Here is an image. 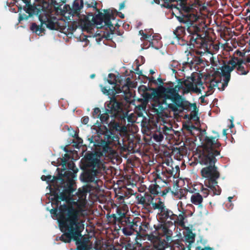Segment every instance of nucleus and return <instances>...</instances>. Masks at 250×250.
Returning a JSON list of instances; mask_svg holds the SVG:
<instances>
[{"instance_id": "1", "label": "nucleus", "mask_w": 250, "mask_h": 250, "mask_svg": "<svg viewBox=\"0 0 250 250\" xmlns=\"http://www.w3.org/2000/svg\"><path fill=\"white\" fill-rule=\"evenodd\" d=\"M183 88L182 80L179 79L178 84L174 87L161 86L154 92V97L158 98L153 104V108L158 117H168V109L175 112L179 107H187L189 104V102L179 94Z\"/></svg>"}, {"instance_id": "2", "label": "nucleus", "mask_w": 250, "mask_h": 250, "mask_svg": "<svg viewBox=\"0 0 250 250\" xmlns=\"http://www.w3.org/2000/svg\"><path fill=\"white\" fill-rule=\"evenodd\" d=\"M77 170L67 169L66 167H63L58 177H62V182H59V185H56L55 193L58 199L66 201L82 209L86 205V195L90 192L93 187L86 185L83 187V191L79 190L75 195H72L74 189L73 187V179L76 177Z\"/></svg>"}, {"instance_id": "3", "label": "nucleus", "mask_w": 250, "mask_h": 250, "mask_svg": "<svg viewBox=\"0 0 250 250\" xmlns=\"http://www.w3.org/2000/svg\"><path fill=\"white\" fill-rule=\"evenodd\" d=\"M158 216L160 223L157 225H154V230L148 235V240L156 246L167 245L171 241L173 232L171 228L174 226L184 227L186 215L181 213L177 215L167 207L162 212L158 213Z\"/></svg>"}, {"instance_id": "4", "label": "nucleus", "mask_w": 250, "mask_h": 250, "mask_svg": "<svg viewBox=\"0 0 250 250\" xmlns=\"http://www.w3.org/2000/svg\"><path fill=\"white\" fill-rule=\"evenodd\" d=\"M83 208L80 209L69 205H64L61 208L59 223L62 230L66 231L60 238L62 241L70 243L73 239L78 242L77 239L82 236L81 232L84 227L79 221V215Z\"/></svg>"}, {"instance_id": "5", "label": "nucleus", "mask_w": 250, "mask_h": 250, "mask_svg": "<svg viewBox=\"0 0 250 250\" xmlns=\"http://www.w3.org/2000/svg\"><path fill=\"white\" fill-rule=\"evenodd\" d=\"M167 167L165 166H159L157 169L156 177L154 178V184H151L148 190L151 194L165 197L169 192L173 193L171 191L170 187L167 186L168 179L172 176H175L173 167L168 166L166 163Z\"/></svg>"}, {"instance_id": "6", "label": "nucleus", "mask_w": 250, "mask_h": 250, "mask_svg": "<svg viewBox=\"0 0 250 250\" xmlns=\"http://www.w3.org/2000/svg\"><path fill=\"white\" fill-rule=\"evenodd\" d=\"M204 141L203 149L198 153L197 161L204 166L215 165L217 162L216 157L220 155L221 144L216 137L206 136Z\"/></svg>"}, {"instance_id": "7", "label": "nucleus", "mask_w": 250, "mask_h": 250, "mask_svg": "<svg viewBox=\"0 0 250 250\" xmlns=\"http://www.w3.org/2000/svg\"><path fill=\"white\" fill-rule=\"evenodd\" d=\"M201 176L205 179V185L212 192V196L219 195L221 188L218 185L217 180L220 177L218 168L215 165L205 166L200 171Z\"/></svg>"}, {"instance_id": "8", "label": "nucleus", "mask_w": 250, "mask_h": 250, "mask_svg": "<svg viewBox=\"0 0 250 250\" xmlns=\"http://www.w3.org/2000/svg\"><path fill=\"white\" fill-rule=\"evenodd\" d=\"M83 7V0H75L72 7L66 6L65 10H63V17L68 19H70V17L76 18L80 28L88 29L91 27V22L88 16L81 14Z\"/></svg>"}, {"instance_id": "9", "label": "nucleus", "mask_w": 250, "mask_h": 250, "mask_svg": "<svg viewBox=\"0 0 250 250\" xmlns=\"http://www.w3.org/2000/svg\"><path fill=\"white\" fill-rule=\"evenodd\" d=\"M120 139L117 136L113 134L111 132H105L104 134V139H102L99 143L101 155L108 156L110 157H114L117 153L111 145H119Z\"/></svg>"}, {"instance_id": "10", "label": "nucleus", "mask_w": 250, "mask_h": 250, "mask_svg": "<svg viewBox=\"0 0 250 250\" xmlns=\"http://www.w3.org/2000/svg\"><path fill=\"white\" fill-rule=\"evenodd\" d=\"M137 204L142 205L147 209H158L159 212H162L166 208L165 203L159 199L158 203H153L154 197L150 194L145 193L144 195L138 194L136 196Z\"/></svg>"}, {"instance_id": "11", "label": "nucleus", "mask_w": 250, "mask_h": 250, "mask_svg": "<svg viewBox=\"0 0 250 250\" xmlns=\"http://www.w3.org/2000/svg\"><path fill=\"white\" fill-rule=\"evenodd\" d=\"M24 5L22 6L21 4L17 5L18 7L19 14V21L24 20H27L29 18L31 17L34 15H42L43 12H45V10L43 8L41 9L37 8L36 5H32L30 1L24 3Z\"/></svg>"}, {"instance_id": "12", "label": "nucleus", "mask_w": 250, "mask_h": 250, "mask_svg": "<svg viewBox=\"0 0 250 250\" xmlns=\"http://www.w3.org/2000/svg\"><path fill=\"white\" fill-rule=\"evenodd\" d=\"M126 108L123 102L118 101L115 97H110V101L107 103V113L110 114V117L118 119Z\"/></svg>"}, {"instance_id": "13", "label": "nucleus", "mask_w": 250, "mask_h": 250, "mask_svg": "<svg viewBox=\"0 0 250 250\" xmlns=\"http://www.w3.org/2000/svg\"><path fill=\"white\" fill-rule=\"evenodd\" d=\"M59 19L55 17L51 16L45 10L42 15H39V21L42 25L45 24L50 30H58L61 29L62 26L59 22Z\"/></svg>"}, {"instance_id": "14", "label": "nucleus", "mask_w": 250, "mask_h": 250, "mask_svg": "<svg viewBox=\"0 0 250 250\" xmlns=\"http://www.w3.org/2000/svg\"><path fill=\"white\" fill-rule=\"evenodd\" d=\"M163 124H160L158 127L156 125V130L152 134V137L157 142H161L164 138V136L171 134L173 131L171 125L168 124V126L165 125L166 123L163 121Z\"/></svg>"}, {"instance_id": "15", "label": "nucleus", "mask_w": 250, "mask_h": 250, "mask_svg": "<svg viewBox=\"0 0 250 250\" xmlns=\"http://www.w3.org/2000/svg\"><path fill=\"white\" fill-rule=\"evenodd\" d=\"M188 40L190 44L193 45L194 47L203 48L205 51L208 49V43L206 39L197 33H190L188 36Z\"/></svg>"}, {"instance_id": "16", "label": "nucleus", "mask_w": 250, "mask_h": 250, "mask_svg": "<svg viewBox=\"0 0 250 250\" xmlns=\"http://www.w3.org/2000/svg\"><path fill=\"white\" fill-rule=\"evenodd\" d=\"M111 15L109 13L103 14L99 13L96 15L95 18H93L94 23L97 25L98 28H101L103 26V23H104V25L107 26L111 30L112 28H114L111 21Z\"/></svg>"}, {"instance_id": "17", "label": "nucleus", "mask_w": 250, "mask_h": 250, "mask_svg": "<svg viewBox=\"0 0 250 250\" xmlns=\"http://www.w3.org/2000/svg\"><path fill=\"white\" fill-rule=\"evenodd\" d=\"M243 61L237 60V61L231 59L229 61V64L233 65L234 68L236 67L237 71L239 75H246L250 70V64L245 65L243 64Z\"/></svg>"}, {"instance_id": "18", "label": "nucleus", "mask_w": 250, "mask_h": 250, "mask_svg": "<svg viewBox=\"0 0 250 250\" xmlns=\"http://www.w3.org/2000/svg\"><path fill=\"white\" fill-rule=\"evenodd\" d=\"M182 83L183 86H185V87L191 89L192 92L195 93H200L201 92L200 87H202L203 89L205 88L203 85V83L200 79H198L194 83L187 80L183 81H182Z\"/></svg>"}, {"instance_id": "19", "label": "nucleus", "mask_w": 250, "mask_h": 250, "mask_svg": "<svg viewBox=\"0 0 250 250\" xmlns=\"http://www.w3.org/2000/svg\"><path fill=\"white\" fill-rule=\"evenodd\" d=\"M234 69L233 65H231L228 63V65H225L222 67L221 72L222 76L224 77V83L222 84V90H224L225 88L228 85V83L230 78V72Z\"/></svg>"}, {"instance_id": "20", "label": "nucleus", "mask_w": 250, "mask_h": 250, "mask_svg": "<svg viewBox=\"0 0 250 250\" xmlns=\"http://www.w3.org/2000/svg\"><path fill=\"white\" fill-rule=\"evenodd\" d=\"M99 173L97 169L86 168L83 175V180L85 182H94L96 183L98 180L96 176Z\"/></svg>"}, {"instance_id": "21", "label": "nucleus", "mask_w": 250, "mask_h": 250, "mask_svg": "<svg viewBox=\"0 0 250 250\" xmlns=\"http://www.w3.org/2000/svg\"><path fill=\"white\" fill-rule=\"evenodd\" d=\"M123 227L122 231L126 236H130L133 234V219L130 217L123 218L120 223Z\"/></svg>"}, {"instance_id": "22", "label": "nucleus", "mask_w": 250, "mask_h": 250, "mask_svg": "<svg viewBox=\"0 0 250 250\" xmlns=\"http://www.w3.org/2000/svg\"><path fill=\"white\" fill-rule=\"evenodd\" d=\"M192 107L193 108V110L190 114V119L194 121H197L199 120V118L197 115L198 109L197 108L195 103L191 104L189 103V104L187 105V107H179V109L176 112L181 113L184 110L189 111L191 110Z\"/></svg>"}, {"instance_id": "23", "label": "nucleus", "mask_w": 250, "mask_h": 250, "mask_svg": "<svg viewBox=\"0 0 250 250\" xmlns=\"http://www.w3.org/2000/svg\"><path fill=\"white\" fill-rule=\"evenodd\" d=\"M110 130L105 132H111L114 135L119 137L118 134H121V132L126 131V127L125 125H122L120 122L119 123L115 121L111 122L109 124Z\"/></svg>"}, {"instance_id": "24", "label": "nucleus", "mask_w": 250, "mask_h": 250, "mask_svg": "<svg viewBox=\"0 0 250 250\" xmlns=\"http://www.w3.org/2000/svg\"><path fill=\"white\" fill-rule=\"evenodd\" d=\"M128 110L126 108L124 111L122 112L121 117L118 119L119 121L124 125H125L127 127L130 125L132 124L135 122L134 116L133 114L128 115Z\"/></svg>"}, {"instance_id": "25", "label": "nucleus", "mask_w": 250, "mask_h": 250, "mask_svg": "<svg viewBox=\"0 0 250 250\" xmlns=\"http://www.w3.org/2000/svg\"><path fill=\"white\" fill-rule=\"evenodd\" d=\"M173 34L179 42V44L181 45L188 44V38L186 39V35L185 29L183 27H178L176 29L173 31Z\"/></svg>"}, {"instance_id": "26", "label": "nucleus", "mask_w": 250, "mask_h": 250, "mask_svg": "<svg viewBox=\"0 0 250 250\" xmlns=\"http://www.w3.org/2000/svg\"><path fill=\"white\" fill-rule=\"evenodd\" d=\"M41 179L42 181H46L47 183L50 182L52 184V186H53V188L52 190H51L52 194L54 193V191H55V186L59 185V182H62V177H58L57 176H52L51 175H48L47 176L42 175L41 177Z\"/></svg>"}, {"instance_id": "27", "label": "nucleus", "mask_w": 250, "mask_h": 250, "mask_svg": "<svg viewBox=\"0 0 250 250\" xmlns=\"http://www.w3.org/2000/svg\"><path fill=\"white\" fill-rule=\"evenodd\" d=\"M52 194L54 195V200H52L53 204H55L56 205V208H53V209H51L50 210V213L51 214H53L56 215V216H58V221H59V214H60V208L62 206H63L64 205H65L64 204L63 205H60L59 207V211H58V208L59 204L61 203V201L62 200L60 199H58V198L56 197L57 195L55 193V191H54V193ZM68 203L67 205L72 206V207H73V206H74L73 205H71L69 203Z\"/></svg>"}, {"instance_id": "28", "label": "nucleus", "mask_w": 250, "mask_h": 250, "mask_svg": "<svg viewBox=\"0 0 250 250\" xmlns=\"http://www.w3.org/2000/svg\"><path fill=\"white\" fill-rule=\"evenodd\" d=\"M191 202L197 206L198 208L202 209L203 208V196L199 193H195L193 194L190 197Z\"/></svg>"}, {"instance_id": "29", "label": "nucleus", "mask_w": 250, "mask_h": 250, "mask_svg": "<svg viewBox=\"0 0 250 250\" xmlns=\"http://www.w3.org/2000/svg\"><path fill=\"white\" fill-rule=\"evenodd\" d=\"M65 2V0H51V3L54 7L57 13H60L63 16V10H65L66 6L70 7L69 5H64L63 9L61 8V6Z\"/></svg>"}, {"instance_id": "30", "label": "nucleus", "mask_w": 250, "mask_h": 250, "mask_svg": "<svg viewBox=\"0 0 250 250\" xmlns=\"http://www.w3.org/2000/svg\"><path fill=\"white\" fill-rule=\"evenodd\" d=\"M30 29L33 33L39 36H42V33H44L45 31V29L42 27L41 23L40 25H37L35 22L32 23L30 27Z\"/></svg>"}, {"instance_id": "31", "label": "nucleus", "mask_w": 250, "mask_h": 250, "mask_svg": "<svg viewBox=\"0 0 250 250\" xmlns=\"http://www.w3.org/2000/svg\"><path fill=\"white\" fill-rule=\"evenodd\" d=\"M65 19L70 21L68 24V29L71 32H73L75 31L77 28L80 27L78 20L76 18L70 17V19Z\"/></svg>"}, {"instance_id": "32", "label": "nucleus", "mask_w": 250, "mask_h": 250, "mask_svg": "<svg viewBox=\"0 0 250 250\" xmlns=\"http://www.w3.org/2000/svg\"><path fill=\"white\" fill-rule=\"evenodd\" d=\"M142 222L137 218L133 219V234L136 232L137 234L142 231Z\"/></svg>"}, {"instance_id": "33", "label": "nucleus", "mask_w": 250, "mask_h": 250, "mask_svg": "<svg viewBox=\"0 0 250 250\" xmlns=\"http://www.w3.org/2000/svg\"><path fill=\"white\" fill-rule=\"evenodd\" d=\"M89 166H85V168L97 169L100 167V161L97 158H90L89 160Z\"/></svg>"}, {"instance_id": "34", "label": "nucleus", "mask_w": 250, "mask_h": 250, "mask_svg": "<svg viewBox=\"0 0 250 250\" xmlns=\"http://www.w3.org/2000/svg\"><path fill=\"white\" fill-rule=\"evenodd\" d=\"M125 208L122 207V206H118L116 208V212L117 215L118 217V219L119 220V223L121 222L123 218H126L125 217Z\"/></svg>"}, {"instance_id": "35", "label": "nucleus", "mask_w": 250, "mask_h": 250, "mask_svg": "<svg viewBox=\"0 0 250 250\" xmlns=\"http://www.w3.org/2000/svg\"><path fill=\"white\" fill-rule=\"evenodd\" d=\"M114 85V86L112 87V88H111L112 97H115L116 94L122 92H123L124 94L127 93L125 88L123 89V85L121 87L120 86H117L116 83Z\"/></svg>"}, {"instance_id": "36", "label": "nucleus", "mask_w": 250, "mask_h": 250, "mask_svg": "<svg viewBox=\"0 0 250 250\" xmlns=\"http://www.w3.org/2000/svg\"><path fill=\"white\" fill-rule=\"evenodd\" d=\"M135 87V83L131 80L130 78H127L125 80V83L123 85V89L125 88L126 92L129 90V88Z\"/></svg>"}, {"instance_id": "37", "label": "nucleus", "mask_w": 250, "mask_h": 250, "mask_svg": "<svg viewBox=\"0 0 250 250\" xmlns=\"http://www.w3.org/2000/svg\"><path fill=\"white\" fill-rule=\"evenodd\" d=\"M78 242L76 241L77 247V250H86L88 246L87 245L83 242H82L80 237L77 239Z\"/></svg>"}, {"instance_id": "38", "label": "nucleus", "mask_w": 250, "mask_h": 250, "mask_svg": "<svg viewBox=\"0 0 250 250\" xmlns=\"http://www.w3.org/2000/svg\"><path fill=\"white\" fill-rule=\"evenodd\" d=\"M110 116V114L107 113V109H105V113L101 114L99 116L100 120L103 123H108L109 117Z\"/></svg>"}, {"instance_id": "39", "label": "nucleus", "mask_w": 250, "mask_h": 250, "mask_svg": "<svg viewBox=\"0 0 250 250\" xmlns=\"http://www.w3.org/2000/svg\"><path fill=\"white\" fill-rule=\"evenodd\" d=\"M117 203L119 204V206H122V207L127 208V206L125 204V196L123 195H117Z\"/></svg>"}, {"instance_id": "40", "label": "nucleus", "mask_w": 250, "mask_h": 250, "mask_svg": "<svg viewBox=\"0 0 250 250\" xmlns=\"http://www.w3.org/2000/svg\"><path fill=\"white\" fill-rule=\"evenodd\" d=\"M107 81L110 84H115L117 82L116 75L113 73L109 74Z\"/></svg>"}, {"instance_id": "41", "label": "nucleus", "mask_w": 250, "mask_h": 250, "mask_svg": "<svg viewBox=\"0 0 250 250\" xmlns=\"http://www.w3.org/2000/svg\"><path fill=\"white\" fill-rule=\"evenodd\" d=\"M107 219L110 223L114 224H116L117 222L119 223V220L118 219V217L116 214H112L111 215H108Z\"/></svg>"}, {"instance_id": "42", "label": "nucleus", "mask_w": 250, "mask_h": 250, "mask_svg": "<svg viewBox=\"0 0 250 250\" xmlns=\"http://www.w3.org/2000/svg\"><path fill=\"white\" fill-rule=\"evenodd\" d=\"M70 159V156L69 154L65 153L64 154V156L63 158H61V165L62 166V167H66V165L67 163V162Z\"/></svg>"}, {"instance_id": "43", "label": "nucleus", "mask_w": 250, "mask_h": 250, "mask_svg": "<svg viewBox=\"0 0 250 250\" xmlns=\"http://www.w3.org/2000/svg\"><path fill=\"white\" fill-rule=\"evenodd\" d=\"M142 227L143 229L142 230V231H146V229H148V230L150 229V232L149 235L152 232V230H154V228H151L150 226L149 223L146 222H142ZM148 235H149V234L148 235Z\"/></svg>"}, {"instance_id": "44", "label": "nucleus", "mask_w": 250, "mask_h": 250, "mask_svg": "<svg viewBox=\"0 0 250 250\" xmlns=\"http://www.w3.org/2000/svg\"><path fill=\"white\" fill-rule=\"evenodd\" d=\"M192 64H195L196 65H200L203 62V59L199 57H195L193 60L191 61Z\"/></svg>"}, {"instance_id": "45", "label": "nucleus", "mask_w": 250, "mask_h": 250, "mask_svg": "<svg viewBox=\"0 0 250 250\" xmlns=\"http://www.w3.org/2000/svg\"><path fill=\"white\" fill-rule=\"evenodd\" d=\"M67 166H68V169L69 170H77V172L78 171V169L76 167L74 163L72 161H70L69 162H67Z\"/></svg>"}, {"instance_id": "46", "label": "nucleus", "mask_w": 250, "mask_h": 250, "mask_svg": "<svg viewBox=\"0 0 250 250\" xmlns=\"http://www.w3.org/2000/svg\"><path fill=\"white\" fill-rule=\"evenodd\" d=\"M178 65V62L175 61H173L170 64L169 68L172 70L173 73H177V69H176V67Z\"/></svg>"}, {"instance_id": "47", "label": "nucleus", "mask_w": 250, "mask_h": 250, "mask_svg": "<svg viewBox=\"0 0 250 250\" xmlns=\"http://www.w3.org/2000/svg\"><path fill=\"white\" fill-rule=\"evenodd\" d=\"M101 89H102V91L103 92V93L104 94L108 95V96L110 95V96H112L111 88H110L109 87L108 88H107L106 86H104V87L102 86Z\"/></svg>"}, {"instance_id": "48", "label": "nucleus", "mask_w": 250, "mask_h": 250, "mask_svg": "<svg viewBox=\"0 0 250 250\" xmlns=\"http://www.w3.org/2000/svg\"><path fill=\"white\" fill-rule=\"evenodd\" d=\"M183 127L188 131L189 132H191L192 129H195L196 128V127L193 125H190L189 124H185L184 125H183Z\"/></svg>"}, {"instance_id": "49", "label": "nucleus", "mask_w": 250, "mask_h": 250, "mask_svg": "<svg viewBox=\"0 0 250 250\" xmlns=\"http://www.w3.org/2000/svg\"><path fill=\"white\" fill-rule=\"evenodd\" d=\"M92 114L94 118H99L101 115L100 109L98 107L95 108Z\"/></svg>"}, {"instance_id": "50", "label": "nucleus", "mask_w": 250, "mask_h": 250, "mask_svg": "<svg viewBox=\"0 0 250 250\" xmlns=\"http://www.w3.org/2000/svg\"><path fill=\"white\" fill-rule=\"evenodd\" d=\"M246 50H247L246 48L244 49L243 50V51H241L239 50H236L235 52V54L239 57H245V54L248 52H246Z\"/></svg>"}, {"instance_id": "51", "label": "nucleus", "mask_w": 250, "mask_h": 250, "mask_svg": "<svg viewBox=\"0 0 250 250\" xmlns=\"http://www.w3.org/2000/svg\"><path fill=\"white\" fill-rule=\"evenodd\" d=\"M231 59H234V60L237 61V60H241L243 61V64H244L246 66V65H249V64H248V62H246V57H242V58H238L237 57H233Z\"/></svg>"}, {"instance_id": "52", "label": "nucleus", "mask_w": 250, "mask_h": 250, "mask_svg": "<svg viewBox=\"0 0 250 250\" xmlns=\"http://www.w3.org/2000/svg\"><path fill=\"white\" fill-rule=\"evenodd\" d=\"M154 247L155 248L153 250H165L164 243H162V245H159V246H156V244H154Z\"/></svg>"}, {"instance_id": "53", "label": "nucleus", "mask_w": 250, "mask_h": 250, "mask_svg": "<svg viewBox=\"0 0 250 250\" xmlns=\"http://www.w3.org/2000/svg\"><path fill=\"white\" fill-rule=\"evenodd\" d=\"M188 250H190V247H188ZM196 250H213V249L209 247L202 248L200 246L197 247Z\"/></svg>"}, {"instance_id": "54", "label": "nucleus", "mask_w": 250, "mask_h": 250, "mask_svg": "<svg viewBox=\"0 0 250 250\" xmlns=\"http://www.w3.org/2000/svg\"><path fill=\"white\" fill-rule=\"evenodd\" d=\"M177 17V19L178 20V21H180V22L186 23L188 21V19H185L183 17L178 16V17Z\"/></svg>"}, {"instance_id": "55", "label": "nucleus", "mask_w": 250, "mask_h": 250, "mask_svg": "<svg viewBox=\"0 0 250 250\" xmlns=\"http://www.w3.org/2000/svg\"><path fill=\"white\" fill-rule=\"evenodd\" d=\"M89 122V117L88 116H84L82 118V122L84 125H86Z\"/></svg>"}, {"instance_id": "56", "label": "nucleus", "mask_w": 250, "mask_h": 250, "mask_svg": "<svg viewBox=\"0 0 250 250\" xmlns=\"http://www.w3.org/2000/svg\"><path fill=\"white\" fill-rule=\"evenodd\" d=\"M186 0H171V1H176V2L180 1L181 3H182V5H183V6H182L183 8L185 10H187V9H188V8L183 3L184 2H185Z\"/></svg>"}, {"instance_id": "57", "label": "nucleus", "mask_w": 250, "mask_h": 250, "mask_svg": "<svg viewBox=\"0 0 250 250\" xmlns=\"http://www.w3.org/2000/svg\"><path fill=\"white\" fill-rule=\"evenodd\" d=\"M142 38L146 40H148L151 39V35L147 34L146 33H144L143 32Z\"/></svg>"}, {"instance_id": "58", "label": "nucleus", "mask_w": 250, "mask_h": 250, "mask_svg": "<svg viewBox=\"0 0 250 250\" xmlns=\"http://www.w3.org/2000/svg\"><path fill=\"white\" fill-rule=\"evenodd\" d=\"M202 191L204 194H206L204 195L205 197H207L209 193V190L207 188H203Z\"/></svg>"}, {"instance_id": "59", "label": "nucleus", "mask_w": 250, "mask_h": 250, "mask_svg": "<svg viewBox=\"0 0 250 250\" xmlns=\"http://www.w3.org/2000/svg\"><path fill=\"white\" fill-rule=\"evenodd\" d=\"M208 95H209V94L208 93V92L206 93V94L203 96H202L201 97H200V99L201 100V102L202 103H206V101H205V97H207L208 96Z\"/></svg>"}, {"instance_id": "60", "label": "nucleus", "mask_w": 250, "mask_h": 250, "mask_svg": "<svg viewBox=\"0 0 250 250\" xmlns=\"http://www.w3.org/2000/svg\"><path fill=\"white\" fill-rule=\"evenodd\" d=\"M182 89H183V94H187V93H189L190 91L192 92L191 89H188V88H187V87H185L184 86H183V88Z\"/></svg>"}, {"instance_id": "61", "label": "nucleus", "mask_w": 250, "mask_h": 250, "mask_svg": "<svg viewBox=\"0 0 250 250\" xmlns=\"http://www.w3.org/2000/svg\"><path fill=\"white\" fill-rule=\"evenodd\" d=\"M149 83L157 84V81L153 76H151L150 78H149Z\"/></svg>"}, {"instance_id": "62", "label": "nucleus", "mask_w": 250, "mask_h": 250, "mask_svg": "<svg viewBox=\"0 0 250 250\" xmlns=\"http://www.w3.org/2000/svg\"><path fill=\"white\" fill-rule=\"evenodd\" d=\"M136 73L138 74L139 76L142 75V72L139 69V65L137 66V68L135 69Z\"/></svg>"}, {"instance_id": "63", "label": "nucleus", "mask_w": 250, "mask_h": 250, "mask_svg": "<svg viewBox=\"0 0 250 250\" xmlns=\"http://www.w3.org/2000/svg\"><path fill=\"white\" fill-rule=\"evenodd\" d=\"M16 1V3H17V5H19L20 4L19 2V1H21L23 3L26 2H28V1H31V0H15Z\"/></svg>"}, {"instance_id": "64", "label": "nucleus", "mask_w": 250, "mask_h": 250, "mask_svg": "<svg viewBox=\"0 0 250 250\" xmlns=\"http://www.w3.org/2000/svg\"><path fill=\"white\" fill-rule=\"evenodd\" d=\"M156 81H158L159 84L161 85V86L160 87L162 86V84H163L164 83V82H163V80L161 78H158ZM159 88H160V87H159ZM159 89L160 88H159L158 89Z\"/></svg>"}]
</instances>
